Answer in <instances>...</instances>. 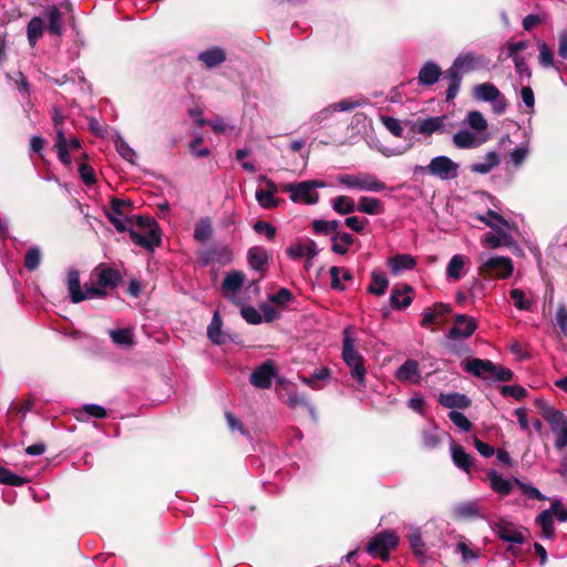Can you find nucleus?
<instances>
[{"label":"nucleus","instance_id":"79ce46f5","mask_svg":"<svg viewBox=\"0 0 567 567\" xmlns=\"http://www.w3.org/2000/svg\"><path fill=\"white\" fill-rule=\"evenodd\" d=\"M107 415V412L106 410L99 405V404H93V403H90V404H85L83 405V408L79 411H76V419L79 421H89L91 417H95V419H104L106 417Z\"/></svg>","mask_w":567,"mask_h":567},{"label":"nucleus","instance_id":"338daca9","mask_svg":"<svg viewBox=\"0 0 567 567\" xmlns=\"http://www.w3.org/2000/svg\"><path fill=\"white\" fill-rule=\"evenodd\" d=\"M382 123L386 130L396 137H401L403 134V127L398 118L391 116H383Z\"/></svg>","mask_w":567,"mask_h":567},{"label":"nucleus","instance_id":"f8f14e48","mask_svg":"<svg viewBox=\"0 0 567 567\" xmlns=\"http://www.w3.org/2000/svg\"><path fill=\"white\" fill-rule=\"evenodd\" d=\"M130 206L131 205L128 203L118 198H113L111 200V206L106 215L118 231H126L131 226H134L135 216L127 217L124 212V208Z\"/></svg>","mask_w":567,"mask_h":567},{"label":"nucleus","instance_id":"8fccbe9b","mask_svg":"<svg viewBox=\"0 0 567 567\" xmlns=\"http://www.w3.org/2000/svg\"><path fill=\"white\" fill-rule=\"evenodd\" d=\"M332 208L340 215H349L357 209V206L351 197L340 195L332 199Z\"/></svg>","mask_w":567,"mask_h":567},{"label":"nucleus","instance_id":"4be33fe9","mask_svg":"<svg viewBox=\"0 0 567 567\" xmlns=\"http://www.w3.org/2000/svg\"><path fill=\"white\" fill-rule=\"evenodd\" d=\"M463 369L478 378L488 379L493 362L482 359H471L462 362Z\"/></svg>","mask_w":567,"mask_h":567},{"label":"nucleus","instance_id":"2f4dec72","mask_svg":"<svg viewBox=\"0 0 567 567\" xmlns=\"http://www.w3.org/2000/svg\"><path fill=\"white\" fill-rule=\"evenodd\" d=\"M357 210L368 215H380L384 212V205L379 198L362 196L359 199Z\"/></svg>","mask_w":567,"mask_h":567},{"label":"nucleus","instance_id":"c756f323","mask_svg":"<svg viewBox=\"0 0 567 567\" xmlns=\"http://www.w3.org/2000/svg\"><path fill=\"white\" fill-rule=\"evenodd\" d=\"M451 455L454 464L465 471L470 472L473 465V458L472 456L465 452V450L461 446L455 444L454 442L451 444Z\"/></svg>","mask_w":567,"mask_h":567},{"label":"nucleus","instance_id":"6e6552de","mask_svg":"<svg viewBox=\"0 0 567 567\" xmlns=\"http://www.w3.org/2000/svg\"><path fill=\"white\" fill-rule=\"evenodd\" d=\"M399 545V536L393 530H382L375 534L367 545V551L372 556H380L382 560L390 558V550Z\"/></svg>","mask_w":567,"mask_h":567},{"label":"nucleus","instance_id":"6e6d98bb","mask_svg":"<svg viewBox=\"0 0 567 567\" xmlns=\"http://www.w3.org/2000/svg\"><path fill=\"white\" fill-rule=\"evenodd\" d=\"M41 262V250L38 246H32L28 249L24 256V267L28 270H35Z\"/></svg>","mask_w":567,"mask_h":567},{"label":"nucleus","instance_id":"20e7f679","mask_svg":"<svg viewBox=\"0 0 567 567\" xmlns=\"http://www.w3.org/2000/svg\"><path fill=\"white\" fill-rule=\"evenodd\" d=\"M337 181L347 189H355L360 192L381 193L389 188L375 174L369 172L341 174L337 177Z\"/></svg>","mask_w":567,"mask_h":567},{"label":"nucleus","instance_id":"3c124183","mask_svg":"<svg viewBox=\"0 0 567 567\" xmlns=\"http://www.w3.org/2000/svg\"><path fill=\"white\" fill-rule=\"evenodd\" d=\"M371 285L368 287V291L375 296H382L385 293L389 287V280L384 274L380 271H373L371 275Z\"/></svg>","mask_w":567,"mask_h":567},{"label":"nucleus","instance_id":"f257e3e1","mask_svg":"<svg viewBox=\"0 0 567 567\" xmlns=\"http://www.w3.org/2000/svg\"><path fill=\"white\" fill-rule=\"evenodd\" d=\"M358 338L354 328L348 326L342 331L341 358L349 368L351 377L357 381L359 389L367 385V368L362 354L358 351Z\"/></svg>","mask_w":567,"mask_h":567},{"label":"nucleus","instance_id":"a19ab883","mask_svg":"<svg viewBox=\"0 0 567 567\" xmlns=\"http://www.w3.org/2000/svg\"><path fill=\"white\" fill-rule=\"evenodd\" d=\"M539 50V64L545 68H554L557 72H560V62H556L554 59V53L550 48L543 41L537 42Z\"/></svg>","mask_w":567,"mask_h":567},{"label":"nucleus","instance_id":"052dcab7","mask_svg":"<svg viewBox=\"0 0 567 567\" xmlns=\"http://www.w3.org/2000/svg\"><path fill=\"white\" fill-rule=\"evenodd\" d=\"M515 71L518 75L519 82H528L532 78V70L529 69L525 58L513 59Z\"/></svg>","mask_w":567,"mask_h":567},{"label":"nucleus","instance_id":"2eb2a0df","mask_svg":"<svg viewBox=\"0 0 567 567\" xmlns=\"http://www.w3.org/2000/svg\"><path fill=\"white\" fill-rule=\"evenodd\" d=\"M454 321L446 336L451 340L470 338L477 328L475 320L466 315H457Z\"/></svg>","mask_w":567,"mask_h":567},{"label":"nucleus","instance_id":"dca6fc26","mask_svg":"<svg viewBox=\"0 0 567 567\" xmlns=\"http://www.w3.org/2000/svg\"><path fill=\"white\" fill-rule=\"evenodd\" d=\"M488 140V135H481L480 132L470 130H460L453 135V144L461 150L475 148L484 144Z\"/></svg>","mask_w":567,"mask_h":567},{"label":"nucleus","instance_id":"bf43d9fd","mask_svg":"<svg viewBox=\"0 0 567 567\" xmlns=\"http://www.w3.org/2000/svg\"><path fill=\"white\" fill-rule=\"evenodd\" d=\"M312 228L316 234L338 233L340 223L338 220H313Z\"/></svg>","mask_w":567,"mask_h":567},{"label":"nucleus","instance_id":"ea45409f","mask_svg":"<svg viewBox=\"0 0 567 567\" xmlns=\"http://www.w3.org/2000/svg\"><path fill=\"white\" fill-rule=\"evenodd\" d=\"M415 265V259L411 255L406 254L396 255L389 259V267L394 274H400L404 270H410L414 268Z\"/></svg>","mask_w":567,"mask_h":567},{"label":"nucleus","instance_id":"a211bd4d","mask_svg":"<svg viewBox=\"0 0 567 567\" xmlns=\"http://www.w3.org/2000/svg\"><path fill=\"white\" fill-rule=\"evenodd\" d=\"M394 377L400 382L420 383L421 372L417 361L408 359L396 369Z\"/></svg>","mask_w":567,"mask_h":567},{"label":"nucleus","instance_id":"e433bc0d","mask_svg":"<svg viewBox=\"0 0 567 567\" xmlns=\"http://www.w3.org/2000/svg\"><path fill=\"white\" fill-rule=\"evenodd\" d=\"M473 95L476 100L492 102L501 96V91L492 83H482L474 87Z\"/></svg>","mask_w":567,"mask_h":567},{"label":"nucleus","instance_id":"13d9d810","mask_svg":"<svg viewBox=\"0 0 567 567\" xmlns=\"http://www.w3.org/2000/svg\"><path fill=\"white\" fill-rule=\"evenodd\" d=\"M515 485L519 487L522 493L529 499L544 501L546 497L539 492L538 488L530 484H526L518 478H514Z\"/></svg>","mask_w":567,"mask_h":567},{"label":"nucleus","instance_id":"9b49d317","mask_svg":"<svg viewBox=\"0 0 567 567\" xmlns=\"http://www.w3.org/2000/svg\"><path fill=\"white\" fill-rule=\"evenodd\" d=\"M429 175L441 181H450L458 177L460 165L445 155L433 157L427 164Z\"/></svg>","mask_w":567,"mask_h":567},{"label":"nucleus","instance_id":"f3484780","mask_svg":"<svg viewBox=\"0 0 567 567\" xmlns=\"http://www.w3.org/2000/svg\"><path fill=\"white\" fill-rule=\"evenodd\" d=\"M276 375V368L271 361H266L256 368L250 375V383L259 389H268Z\"/></svg>","mask_w":567,"mask_h":567},{"label":"nucleus","instance_id":"c85d7f7f","mask_svg":"<svg viewBox=\"0 0 567 567\" xmlns=\"http://www.w3.org/2000/svg\"><path fill=\"white\" fill-rule=\"evenodd\" d=\"M408 540L412 553L416 557H423L426 553V546L423 540L421 528L417 526H409Z\"/></svg>","mask_w":567,"mask_h":567},{"label":"nucleus","instance_id":"603ef678","mask_svg":"<svg viewBox=\"0 0 567 567\" xmlns=\"http://www.w3.org/2000/svg\"><path fill=\"white\" fill-rule=\"evenodd\" d=\"M213 235V227L209 218H200L194 228V238L198 243L208 240Z\"/></svg>","mask_w":567,"mask_h":567},{"label":"nucleus","instance_id":"4d7b16f0","mask_svg":"<svg viewBox=\"0 0 567 567\" xmlns=\"http://www.w3.org/2000/svg\"><path fill=\"white\" fill-rule=\"evenodd\" d=\"M28 481L22 477V476H19L14 473H12L11 471L0 466V483L1 484H7V485H11V486H22L27 483Z\"/></svg>","mask_w":567,"mask_h":567},{"label":"nucleus","instance_id":"49530a36","mask_svg":"<svg viewBox=\"0 0 567 567\" xmlns=\"http://www.w3.org/2000/svg\"><path fill=\"white\" fill-rule=\"evenodd\" d=\"M330 378V370L328 368H321L319 370H316L311 375H300L299 380L307 386L311 388L312 390H320L321 385L319 384L320 381L328 380Z\"/></svg>","mask_w":567,"mask_h":567},{"label":"nucleus","instance_id":"4c0bfd02","mask_svg":"<svg viewBox=\"0 0 567 567\" xmlns=\"http://www.w3.org/2000/svg\"><path fill=\"white\" fill-rule=\"evenodd\" d=\"M467 539H465L463 536H458V542L455 545L454 553L461 555V559L463 564H468L471 561H474L478 558L480 554L478 550L475 548H472L470 546Z\"/></svg>","mask_w":567,"mask_h":567},{"label":"nucleus","instance_id":"cd10ccee","mask_svg":"<svg viewBox=\"0 0 567 567\" xmlns=\"http://www.w3.org/2000/svg\"><path fill=\"white\" fill-rule=\"evenodd\" d=\"M198 60L202 61L206 68L212 69L221 64L226 60V53L221 48L213 47L198 54Z\"/></svg>","mask_w":567,"mask_h":567},{"label":"nucleus","instance_id":"58836bf2","mask_svg":"<svg viewBox=\"0 0 567 567\" xmlns=\"http://www.w3.org/2000/svg\"><path fill=\"white\" fill-rule=\"evenodd\" d=\"M248 262L255 270H262L267 265L269 256L265 248L255 246L248 250Z\"/></svg>","mask_w":567,"mask_h":567},{"label":"nucleus","instance_id":"0eeeda50","mask_svg":"<svg viewBox=\"0 0 567 567\" xmlns=\"http://www.w3.org/2000/svg\"><path fill=\"white\" fill-rule=\"evenodd\" d=\"M246 277L241 271L233 270L226 274L223 284L221 291L226 299L237 306L245 305L249 298L245 297L243 290Z\"/></svg>","mask_w":567,"mask_h":567},{"label":"nucleus","instance_id":"72a5a7b5","mask_svg":"<svg viewBox=\"0 0 567 567\" xmlns=\"http://www.w3.org/2000/svg\"><path fill=\"white\" fill-rule=\"evenodd\" d=\"M111 340L121 348H131L134 344V330L121 328L109 331Z\"/></svg>","mask_w":567,"mask_h":567},{"label":"nucleus","instance_id":"b1692460","mask_svg":"<svg viewBox=\"0 0 567 567\" xmlns=\"http://www.w3.org/2000/svg\"><path fill=\"white\" fill-rule=\"evenodd\" d=\"M453 516L456 519H473L483 517L477 502L468 501L460 503L453 508Z\"/></svg>","mask_w":567,"mask_h":567},{"label":"nucleus","instance_id":"393cba45","mask_svg":"<svg viewBox=\"0 0 567 567\" xmlns=\"http://www.w3.org/2000/svg\"><path fill=\"white\" fill-rule=\"evenodd\" d=\"M442 74L441 68L432 61L426 62L419 72V83L421 85H432L440 79Z\"/></svg>","mask_w":567,"mask_h":567},{"label":"nucleus","instance_id":"473e14b6","mask_svg":"<svg viewBox=\"0 0 567 567\" xmlns=\"http://www.w3.org/2000/svg\"><path fill=\"white\" fill-rule=\"evenodd\" d=\"M466 257L463 255H454L446 267V277L450 280L457 281L464 276Z\"/></svg>","mask_w":567,"mask_h":567},{"label":"nucleus","instance_id":"7c9ffc66","mask_svg":"<svg viewBox=\"0 0 567 567\" xmlns=\"http://www.w3.org/2000/svg\"><path fill=\"white\" fill-rule=\"evenodd\" d=\"M499 155L495 151L486 153L481 162L471 165V171L477 174H487L499 164Z\"/></svg>","mask_w":567,"mask_h":567},{"label":"nucleus","instance_id":"f03ea898","mask_svg":"<svg viewBox=\"0 0 567 567\" xmlns=\"http://www.w3.org/2000/svg\"><path fill=\"white\" fill-rule=\"evenodd\" d=\"M44 19L48 20V31L51 34L61 37L63 33L62 12L56 6H47L43 10V17H33L28 23L27 38L31 47H34L43 35Z\"/></svg>","mask_w":567,"mask_h":567},{"label":"nucleus","instance_id":"6ab92c4d","mask_svg":"<svg viewBox=\"0 0 567 567\" xmlns=\"http://www.w3.org/2000/svg\"><path fill=\"white\" fill-rule=\"evenodd\" d=\"M455 66H457L463 73H468L485 66V59L482 55H477L474 52H465L457 55L454 60Z\"/></svg>","mask_w":567,"mask_h":567},{"label":"nucleus","instance_id":"09e8293b","mask_svg":"<svg viewBox=\"0 0 567 567\" xmlns=\"http://www.w3.org/2000/svg\"><path fill=\"white\" fill-rule=\"evenodd\" d=\"M537 524L542 527V536L544 538H550L554 536V519L550 509H545L536 517Z\"/></svg>","mask_w":567,"mask_h":567},{"label":"nucleus","instance_id":"0e129e2a","mask_svg":"<svg viewBox=\"0 0 567 567\" xmlns=\"http://www.w3.org/2000/svg\"><path fill=\"white\" fill-rule=\"evenodd\" d=\"M449 419L464 432H468L472 429V423L463 413L458 411L452 410L449 413Z\"/></svg>","mask_w":567,"mask_h":567},{"label":"nucleus","instance_id":"774afa93","mask_svg":"<svg viewBox=\"0 0 567 567\" xmlns=\"http://www.w3.org/2000/svg\"><path fill=\"white\" fill-rule=\"evenodd\" d=\"M555 323L559 327L563 334H567V308L565 305H559L557 308Z\"/></svg>","mask_w":567,"mask_h":567},{"label":"nucleus","instance_id":"412c9836","mask_svg":"<svg viewBox=\"0 0 567 567\" xmlns=\"http://www.w3.org/2000/svg\"><path fill=\"white\" fill-rule=\"evenodd\" d=\"M487 478H488V484H489V487L492 488V491L497 493L501 496L509 495L515 485L514 481L503 477L495 470H489L487 472Z\"/></svg>","mask_w":567,"mask_h":567},{"label":"nucleus","instance_id":"a878e982","mask_svg":"<svg viewBox=\"0 0 567 567\" xmlns=\"http://www.w3.org/2000/svg\"><path fill=\"white\" fill-rule=\"evenodd\" d=\"M477 218L488 227L496 230V233L502 235V237H506L505 230L508 227V224L498 213L488 209L485 215H478Z\"/></svg>","mask_w":567,"mask_h":567},{"label":"nucleus","instance_id":"864d4df0","mask_svg":"<svg viewBox=\"0 0 567 567\" xmlns=\"http://www.w3.org/2000/svg\"><path fill=\"white\" fill-rule=\"evenodd\" d=\"M466 123L468 126L473 128V132H480L481 135H488L486 133L487 130V121L483 116V114L478 111H471L467 113Z\"/></svg>","mask_w":567,"mask_h":567},{"label":"nucleus","instance_id":"9d476101","mask_svg":"<svg viewBox=\"0 0 567 567\" xmlns=\"http://www.w3.org/2000/svg\"><path fill=\"white\" fill-rule=\"evenodd\" d=\"M66 287L70 295V299L73 303H79L83 300L93 297H103L104 292L94 286L87 287L84 286V289L81 288L80 284V274L76 269H69L66 277Z\"/></svg>","mask_w":567,"mask_h":567},{"label":"nucleus","instance_id":"39448f33","mask_svg":"<svg viewBox=\"0 0 567 567\" xmlns=\"http://www.w3.org/2000/svg\"><path fill=\"white\" fill-rule=\"evenodd\" d=\"M326 184L319 181H305L300 183H284L280 189L289 194V198L293 203H302L313 205L319 200V194L316 188H323Z\"/></svg>","mask_w":567,"mask_h":567},{"label":"nucleus","instance_id":"ddd939ff","mask_svg":"<svg viewBox=\"0 0 567 567\" xmlns=\"http://www.w3.org/2000/svg\"><path fill=\"white\" fill-rule=\"evenodd\" d=\"M259 182L265 184L264 188L256 190L255 197L260 207L265 209L276 208L280 205V199L276 197L280 186L265 175L259 176Z\"/></svg>","mask_w":567,"mask_h":567},{"label":"nucleus","instance_id":"4468645a","mask_svg":"<svg viewBox=\"0 0 567 567\" xmlns=\"http://www.w3.org/2000/svg\"><path fill=\"white\" fill-rule=\"evenodd\" d=\"M81 147V142L76 137L66 138L61 128H56L55 148L58 157L65 166L71 165L72 158L69 154L70 150H78Z\"/></svg>","mask_w":567,"mask_h":567},{"label":"nucleus","instance_id":"423d86ee","mask_svg":"<svg viewBox=\"0 0 567 567\" xmlns=\"http://www.w3.org/2000/svg\"><path fill=\"white\" fill-rule=\"evenodd\" d=\"M480 260V272L495 279H507L514 271V265L509 257L488 256L482 254Z\"/></svg>","mask_w":567,"mask_h":567},{"label":"nucleus","instance_id":"1a4fd4ad","mask_svg":"<svg viewBox=\"0 0 567 567\" xmlns=\"http://www.w3.org/2000/svg\"><path fill=\"white\" fill-rule=\"evenodd\" d=\"M493 530L502 540L509 544L507 550L516 557L518 555V550L515 546L524 544L526 539L525 530L516 527L512 522L506 519L496 522L493 526Z\"/></svg>","mask_w":567,"mask_h":567},{"label":"nucleus","instance_id":"f704fd0d","mask_svg":"<svg viewBox=\"0 0 567 567\" xmlns=\"http://www.w3.org/2000/svg\"><path fill=\"white\" fill-rule=\"evenodd\" d=\"M439 401L447 409H466L471 404V400L461 393L441 394Z\"/></svg>","mask_w":567,"mask_h":567},{"label":"nucleus","instance_id":"c03bdc74","mask_svg":"<svg viewBox=\"0 0 567 567\" xmlns=\"http://www.w3.org/2000/svg\"><path fill=\"white\" fill-rule=\"evenodd\" d=\"M412 288L410 286H404L401 288H393L391 292V303L394 308H406L412 302V297L410 296Z\"/></svg>","mask_w":567,"mask_h":567},{"label":"nucleus","instance_id":"c9c22d12","mask_svg":"<svg viewBox=\"0 0 567 567\" xmlns=\"http://www.w3.org/2000/svg\"><path fill=\"white\" fill-rule=\"evenodd\" d=\"M121 280V275L113 268H103L97 274V285L104 293V288H114Z\"/></svg>","mask_w":567,"mask_h":567},{"label":"nucleus","instance_id":"aec40b11","mask_svg":"<svg viewBox=\"0 0 567 567\" xmlns=\"http://www.w3.org/2000/svg\"><path fill=\"white\" fill-rule=\"evenodd\" d=\"M452 308L447 303L437 302L431 308H425L422 312L421 326L424 328L430 327L433 323H437L439 319L444 318L451 313Z\"/></svg>","mask_w":567,"mask_h":567},{"label":"nucleus","instance_id":"bb28decb","mask_svg":"<svg viewBox=\"0 0 567 567\" xmlns=\"http://www.w3.org/2000/svg\"><path fill=\"white\" fill-rule=\"evenodd\" d=\"M444 126L443 116H431L423 118L416 124V132L424 136H431L436 132H441Z\"/></svg>","mask_w":567,"mask_h":567},{"label":"nucleus","instance_id":"5fc2aeb1","mask_svg":"<svg viewBox=\"0 0 567 567\" xmlns=\"http://www.w3.org/2000/svg\"><path fill=\"white\" fill-rule=\"evenodd\" d=\"M361 105V102L351 99H344L337 103L330 104L321 113L329 114L334 112H348Z\"/></svg>","mask_w":567,"mask_h":567},{"label":"nucleus","instance_id":"680f3d73","mask_svg":"<svg viewBox=\"0 0 567 567\" xmlns=\"http://www.w3.org/2000/svg\"><path fill=\"white\" fill-rule=\"evenodd\" d=\"M240 307V315L248 323L259 324L262 322V317L256 308L246 306V303Z\"/></svg>","mask_w":567,"mask_h":567},{"label":"nucleus","instance_id":"de8ad7c7","mask_svg":"<svg viewBox=\"0 0 567 567\" xmlns=\"http://www.w3.org/2000/svg\"><path fill=\"white\" fill-rule=\"evenodd\" d=\"M354 241V238L349 233H337L332 237V250L338 255H346L348 252V247L351 246Z\"/></svg>","mask_w":567,"mask_h":567},{"label":"nucleus","instance_id":"5701e85b","mask_svg":"<svg viewBox=\"0 0 567 567\" xmlns=\"http://www.w3.org/2000/svg\"><path fill=\"white\" fill-rule=\"evenodd\" d=\"M542 415L548 422L553 433L560 431L561 427L567 425V417L564 413L550 405H544L542 408Z\"/></svg>","mask_w":567,"mask_h":567},{"label":"nucleus","instance_id":"7ed1b4c3","mask_svg":"<svg viewBox=\"0 0 567 567\" xmlns=\"http://www.w3.org/2000/svg\"><path fill=\"white\" fill-rule=\"evenodd\" d=\"M126 231L131 240L144 249L154 250L161 244V235L154 219L135 216L134 226Z\"/></svg>","mask_w":567,"mask_h":567},{"label":"nucleus","instance_id":"e2e57ef3","mask_svg":"<svg viewBox=\"0 0 567 567\" xmlns=\"http://www.w3.org/2000/svg\"><path fill=\"white\" fill-rule=\"evenodd\" d=\"M254 230L257 234L264 235L268 240H272L276 236V227L265 220H258L254 224Z\"/></svg>","mask_w":567,"mask_h":567},{"label":"nucleus","instance_id":"69168bd1","mask_svg":"<svg viewBox=\"0 0 567 567\" xmlns=\"http://www.w3.org/2000/svg\"><path fill=\"white\" fill-rule=\"evenodd\" d=\"M529 154V147L528 145H523V146H519V147H515L511 153H509V158H511V162L516 166H520L525 159L527 158Z\"/></svg>","mask_w":567,"mask_h":567},{"label":"nucleus","instance_id":"37998d69","mask_svg":"<svg viewBox=\"0 0 567 567\" xmlns=\"http://www.w3.org/2000/svg\"><path fill=\"white\" fill-rule=\"evenodd\" d=\"M113 142L120 156L128 163L134 164L136 152L128 145L124 137L120 133H115L113 136Z\"/></svg>","mask_w":567,"mask_h":567},{"label":"nucleus","instance_id":"a18cd8bd","mask_svg":"<svg viewBox=\"0 0 567 567\" xmlns=\"http://www.w3.org/2000/svg\"><path fill=\"white\" fill-rule=\"evenodd\" d=\"M223 320L218 311H215L212 321L207 328V336L209 340L215 344H221L224 342V336L221 332Z\"/></svg>","mask_w":567,"mask_h":567}]
</instances>
